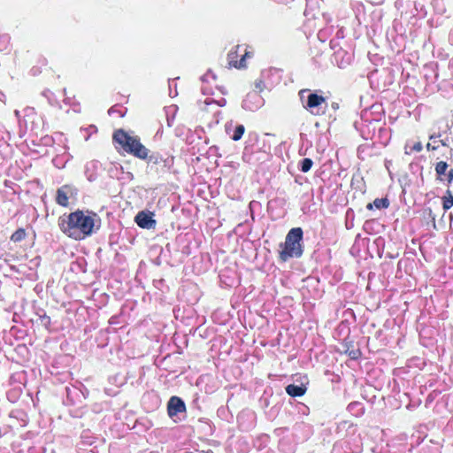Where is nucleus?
<instances>
[{
	"label": "nucleus",
	"mask_w": 453,
	"mask_h": 453,
	"mask_svg": "<svg viewBox=\"0 0 453 453\" xmlns=\"http://www.w3.org/2000/svg\"><path fill=\"white\" fill-rule=\"evenodd\" d=\"M332 107H333V108H334V109H336V108H338V104H335V103H334V104H332Z\"/></svg>",
	"instance_id": "58836bf2"
},
{
	"label": "nucleus",
	"mask_w": 453,
	"mask_h": 453,
	"mask_svg": "<svg viewBox=\"0 0 453 453\" xmlns=\"http://www.w3.org/2000/svg\"><path fill=\"white\" fill-rule=\"evenodd\" d=\"M242 50V47L240 46V45H237L235 47L234 50H232L228 55H227V59H228V65L230 66H234L235 68H243L246 66V58H250V52L247 50V49H243V55H242V58L241 59L238 61L237 60V58L239 56V51Z\"/></svg>",
	"instance_id": "39448f33"
},
{
	"label": "nucleus",
	"mask_w": 453,
	"mask_h": 453,
	"mask_svg": "<svg viewBox=\"0 0 453 453\" xmlns=\"http://www.w3.org/2000/svg\"><path fill=\"white\" fill-rule=\"evenodd\" d=\"M71 158V156L65 152L63 156H57L56 157L53 158L52 160V163L53 165L61 169L63 167H65V163Z\"/></svg>",
	"instance_id": "2eb2a0df"
},
{
	"label": "nucleus",
	"mask_w": 453,
	"mask_h": 453,
	"mask_svg": "<svg viewBox=\"0 0 453 453\" xmlns=\"http://www.w3.org/2000/svg\"><path fill=\"white\" fill-rule=\"evenodd\" d=\"M302 240V228H292L288 233L285 242L280 244V258L282 261H287L291 257H300L303 254Z\"/></svg>",
	"instance_id": "7ed1b4c3"
},
{
	"label": "nucleus",
	"mask_w": 453,
	"mask_h": 453,
	"mask_svg": "<svg viewBox=\"0 0 453 453\" xmlns=\"http://www.w3.org/2000/svg\"><path fill=\"white\" fill-rule=\"evenodd\" d=\"M186 406L184 402L178 396H172L167 404V411L170 417L184 412Z\"/></svg>",
	"instance_id": "1a4fd4ad"
},
{
	"label": "nucleus",
	"mask_w": 453,
	"mask_h": 453,
	"mask_svg": "<svg viewBox=\"0 0 453 453\" xmlns=\"http://www.w3.org/2000/svg\"><path fill=\"white\" fill-rule=\"evenodd\" d=\"M112 139L124 150L125 152L133 155L139 159H145L148 157L150 150L142 144L139 136L134 134L133 132L118 129L114 131Z\"/></svg>",
	"instance_id": "f03ea898"
},
{
	"label": "nucleus",
	"mask_w": 453,
	"mask_h": 453,
	"mask_svg": "<svg viewBox=\"0 0 453 453\" xmlns=\"http://www.w3.org/2000/svg\"><path fill=\"white\" fill-rule=\"evenodd\" d=\"M211 79H216V75L213 73H211V71H208L204 75L201 77V81L203 82H209Z\"/></svg>",
	"instance_id": "b1692460"
},
{
	"label": "nucleus",
	"mask_w": 453,
	"mask_h": 453,
	"mask_svg": "<svg viewBox=\"0 0 453 453\" xmlns=\"http://www.w3.org/2000/svg\"><path fill=\"white\" fill-rule=\"evenodd\" d=\"M351 357H352V358H356V357H356V355H355V353H352Z\"/></svg>",
	"instance_id": "a19ab883"
},
{
	"label": "nucleus",
	"mask_w": 453,
	"mask_h": 453,
	"mask_svg": "<svg viewBox=\"0 0 453 453\" xmlns=\"http://www.w3.org/2000/svg\"><path fill=\"white\" fill-rule=\"evenodd\" d=\"M14 113H15V116L19 119V111L18 110H16L14 111Z\"/></svg>",
	"instance_id": "f704fd0d"
},
{
	"label": "nucleus",
	"mask_w": 453,
	"mask_h": 453,
	"mask_svg": "<svg viewBox=\"0 0 453 453\" xmlns=\"http://www.w3.org/2000/svg\"><path fill=\"white\" fill-rule=\"evenodd\" d=\"M2 42H3V39H2V38H0V43H1Z\"/></svg>",
	"instance_id": "79ce46f5"
},
{
	"label": "nucleus",
	"mask_w": 453,
	"mask_h": 453,
	"mask_svg": "<svg viewBox=\"0 0 453 453\" xmlns=\"http://www.w3.org/2000/svg\"><path fill=\"white\" fill-rule=\"evenodd\" d=\"M437 148H438V146H436V145H433V144H432V143H430V142H428V143L426 144V149H427L428 150H437Z\"/></svg>",
	"instance_id": "bb28decb"
},
{
	"label": "nucleus",
	"mask_w": 453,
	"mask_h": 453,
	"mask_svg": "<svg viewBox=\"0 0 453 453\" xmlns=\"http://www.w3.org/2000/svg\"><path fill=\"white\" fill-rule=\"evenodd\" d=\"M49 93H50L49 90L43 92L44 96H49Z\"/></svg>",
	"instance_id": "4c0bfd02"
},
{
	"label": "nucleus",
	"mask_w": 453,
	"mask_h": 453,
	"mask_svg": "<svg viewBox=\"0 0 453 453\" xmlns=\"http://www.w3.org/2000/svg\"><path fill=\"white\" fill-rule=\"evenodd\" d=\"M440 136H441V134H431V135L429 136V140H431V141H433V140H436V139H437V138H439Z\"/></svg>",
	"instance_id": "cd10ccee"
},
{
	"label": "nucleus",
	"mask_w": 453,
	"mask_h": 453,
	"mask_svg": "<svg viewBox=\"0 0 453 453\" xmlns=\"http://www.w3.org/2000/svg\"><path fill=\"white\" fill-rule=\"evenodd\" d=\"M439 142L441 143V145H443V146H447L446 141H444V140H440Z\"/></svg>",
	"instance_id": "72a5a7b5"
},
{
	"label": "nucleus",
	"mask_w": 453,
	"mask_h": 453,
	"mask_svg": "<svg viewBox=\"0 0 453 453\" xmlns=\"http://www.w3.org/2000/svg\"><path fill=\"white\" fill-rule=\"evenodd\" d=\"M169 88H170V96H172V89H174V87H172V85L170 84L169 85Z\"/></svg>",
	"instance_id": "c9c22d12"
},
{
	"label": "nucleus",
	"mask_w": 453,
	"mask_h": 453,
	"mask_svg": "<svg viewBox=\"0 0 453 453\" xmlns=\"http://www.w3.org/2000/svg\"><path fill=\"white\" fill-rule=\"evenodd\" d=\"M313 165V162L310 158H303L300 163V170L303 173H307L311 170V166Z\"/></svg>",
	"instance_id": "6ab92c4d"
},
{
	"label": "nucleus",
	"mask_w": 453,
	"mask_h": 453,
	"mask_svg": "<svg viewBox=\"0 0 453 453\" xmlns=\"http://www.w3.org/2000/svg\"><path fill=\"white\" fill-rule=\"evenodd\" d=\"M265 104L264 98L257 91L250 92L242 101V108L255 111L261 108Z\"/></svg>",
	"instance_id": "423d86ee"
},
{
	"label": "nucleus",
	"mask_w": 453,
	"mask_h": 453,
	"mask_svg": "<svg viewBox=\"0 0 453 453\" xmlns=\"http://www.w3.org/2000/svg\"><path fill=\"white\" fill-rule=\"evenodd\" d=\"M449 40L452 42L453 43V29L450 31V34H449Z\"/></svg>",
	"instance_id": "473e14b6"
},
{
	"label": "nucleus",
	"mask_w": 453,
	"mask_h": 453,
	"mask_svg": "<svg viewBox=\"0 0 453 453\" xmlns=\"http://www.w3.org/2000/svg\"><path fill=\"white\" fill-rule=\"evenodd\" d=\"M71 191V188L67 185L61 187L57 191V203L61 206L68 205V194Z\"/></svg>",
	"instance_id": "9b49d317"
},
{
	"label": "nucleus",
	"mask_w": 453,
	"mask_h": 453,
	"mask_svg": "<svg viewBox=\"0 0 453 453\" xmlns=\"http://www.w3.org/2000/svg\"><path fill=\"white\" fill-rule=\"evenodd\" d=\"M231 126H232V124H227L226 126V133L230 135L232 140L239 141L244 134V131H245L244 126L243 125L235 126L232 134H230Z\"/></svg>",
	"instance_id": "4468645a"
},
{
	"label": "nucleus",
	"mask_w": 453,
	"mask_h": 453,
	"mask_svg": "<svg viewBox=\"0 0 453 453\" xmlns=\"http://www.w3.org/2000/svg\"><path fill=\"white\" fill-rule=\"evenodd\" d=\"M4 100H5V95L2 91H0V102L4 104L5 103Z\"/></svg>",
	"instance_id": "c85d7f7f"
},
{
	"label": "nucleus",
	"mask_w": 453,
	"mask_h": 453,
	"mask_svg": "<svg viewBox=\"0 0 453 453\" xmlns=\"http://www.w3.org/2000/svg\"><path fill=\"white\" fill-rule=\"evenodd\" d=\"M255 87L257 89H258V91H262L263 88H264L263 81H256Z\"/></svg>",
	"instance_id": "a878e982"
},
{
	"label": "nucleus",
	"mask_w": 453,
	"mask_h": 453,
	"mask_svg": "<svg viewBox=\"0 0 453 453\" xmlns=\"http://www.w3.org/2000/svg\"><path fill=\"white\" fill-rule=\"evenodd\" d=\"M307 388L303 383L300 385L289 384L286 387V392L291 396H302L305 394Z\"/></svg>",
	"instance_id": "ddd939ff"
},
{
	"label": "nucleus",
	"mask_w": 453,
	"mask_h": 453,
	"mask_svg": "<svg viewBox=\"0 0 453 453\" xmlns=\"http://www.w3.org/2000/svg\"><path fill=\"white\" fill-rule=\"evenodd\" d=\"M356 406H359V403H350V404L349 405V407H348V408H349V410H352V409H353L354 407H356Z\"/></svg>",
	"instance_id": "c756f323"
},
{
	"label": "nucleus",
	"mask_w": 453,
	"mask_h": 453,
	"mask_svg": "<svg viewBox=\"0 0 453 453\" xmlns=\"http://www.w3.org/2000/svg\"><path fill=\"white\" fill-rule=\"evenodd\" d=\"M442 202L444 211H448L453 206V195L449 190L446 191L445 196L442 197Z\"/></svg>",
	"instance_id": "f3484780"
},
{
	"label": "nucleus",
	"mask_w": 453,
	"mask_h": 453,
	"mask_svg": "<svg viewBox=\"0 0 453 453\" xmlns=\"http://www.w3.org/2000/svg\"><path fill=\"white\" fill-rule=\"evenodd\" d=\"M373 204L377 209H386L389 206V201L388 198H376Z\"/></svg>",
	"instance_id": "a211bd4d"
},
{
	"label": "nucleus",
	"mask_w": 453,
	"mask_h": 453,
	"mask_svg": "<svg viewBox=\"0 0 453 453\" xmlns=\"http://www.w3.org/2000/svg\"><path fill=\"white\" fill-rule=\"evenodd\" d=\"M119 111L115 109V107H111L110 110H109V114H112V113H118Z\"/></svg>",
	"instance_id": "7c9ffc66"
},
{
	"label": "nucleus",
	"mask_w": 453,
	"mask_h": 453,
	"mask_svg": "<svg viewBox=\"0 0 453 453\" xmlns=\"http://www.w3.org/2000/svg\"><path fill=\"white\" fill-rule=\"evenodd\" d=\"M360 449L357 447L356 449H351L349 446L347 441H339L334 443L332 453H358Z\"/></svg>",
	"instance_id": "f8f14e48"
},
{
	"label": "nucleus",
	"mask_w": 453,
	"mask_h": 453,
	"mask_svg": "<svg viewBox=\"0 0 453 453\" xmlns=\"http://www.w3.org/2000/svg\"><path fill=\"white\" fill-rule=\"evenodd\" d=\"M445 176L448 183H451L453 181V169L449 170Z\"/></svg>",
	"instance_id": "393cba45"
},
{
	"label": "nucleus",
	"mask_w": 453,
	"mask_h": 453,
	"mask_svg": "<svg viewBox=\"0 0 453 453\" xmlns=\"http://www.w3.org/2000/svg\"><path fill=\"white\" fill-rule=\"evenodd\" d=\"M299 97L303 108L312 115L319 116L326 113L327 103L323 96L310 89H302L299 91Z\"/></svg>",
	"instance_id": "20e7f679"
},
{
	"label": "nucleus",
	"mask_w": 453,
	"mask_h": 453,
	"mask_svg": "<svg viewBox=\"0 0 453 453\" xmlns=\"http://www.w3.org/2000/svg\"><path fill=\"white\" fill-rule=\"evenodd\" d=\"M101 164L98 161L92 160L88 162L85 165V175L89 181H94L99 176L101 170Z\"/></svg>",
	"instance_id": "9d476101"
},
{
	"label": "nucleus",
	"mask_w": 453,
	"mask_h": 453,
	"mask_svg": "<svg viewBox=\"0 0 453 453\" xmlns=\"http://www.w3.org/2000/svg\"><path fill=\"white\" fill-rule=\"evenodd\" d=\"M448 166V164L444 161H440L436 164L435 172L440 180H443L442 175H446Z\"/></svg>",
	"instance_id": "dca6fc26"
},
{
	"label": "nucleus",
	"mask_w": 453,
	"mask_h": 453,
	"mask_svg": "<svg viewBox=\"0 0 453 453\" xmlns=\"http://www.w3.org/2000/svg\"><path fill=\"white\" fill-rule=\"evenodd\" d=\"M203 104L207 106V105H210L211 104H217L219 106H224L226 104V99L224 98H221L219 101H214L213 99L211 98H209L207 97Z\"/></svg>",
	"instance_id": "5701e85b"
},
{
	"label": "nucleus",
	"mask_w": 453,
	"mask_h": 453,
	"mask_svg": "<svg viewBox=\"0 0 453 453\" xmlns=\"http://www.w3.org/2000/svg\"><path fill=\"white\" fill-rule=\"evenodd\" d=\"M25 236H26V232H25V230H24V229H22V228H19V229H18L17 231H15V232L12 234V236H11V240H12V242H20V241H22V240L25 238Z\"/></svg>",
	"instance_id": "aec40b11"
},
{
	"label": "nucleus",
	"mask_w": 453,
	"mask_h": 453,
	"mask_svg": "<svg viewBox=\"0 0 453 453\" xmlns=\"http://www.w3.org/2000/svg\"><path fill=\"white\" fill-rule=\"evenodd\" d=\"M351 60L352 54L342 48H339L338 50H334V55L332 57V62L340 68H345L347 65L350 64Z\"/></svg>",
	"instance_id": "6e6552de"
},
{
	"label": "nucleus",
	"mask_w": 453,
	"mask_h": 453,
	"mask_svg": "<svg viewBox=\"0 0 453 453\" xmlns=\"http://www.w3.org/2000/svg\"><path fill=\"white\" fill-rule=\"evenodd\" d=\"M100 218L89 211H76L59 218L61 231L74 240H83L100 227Z\"/></svg>",
	"instance_id": "f257e3e1"
},
{
	"label": "nucleus",
	"mask_w": 453,
	"mask_h": 453,
	"mask_svg": "<svg viewBox=\"0 0 453 453\" xmlns=\"http://www.w3.org/2000/svg\"><path fill=\"white\" fill-rule=\"evenodd\" d=\"M169 88H170V96H172V89H174V87H172V85L170 84L169 85Z\"/></svg>",
	"instance_id": "e433bc0d"
},
{
	"label": "nucleus",
	"mask_w": 453,
	"mask_h": 453,
	"mask_svg": "<svg viewBox=\"0 0 453 453\" xmlns=\"http://www.w3.org/2000/svg\"><path fill=\"white\" fill-rule=\"evenodd\" d=\"M202 92H203V94H206V93H207L206 88L203 87V88H202Z\"/></svg>",
	"instance_id": "ea45409f"
},
{
	"label": "nucleus",
	"mask_w": 453,
	"mask_h": 453,
	"mask_svg": "<svg viewBox=\"0 0 453 453\" xmlns=\"http://www.w3.org/2000/svg\"><path fill=\"white\" fill-rule=\"evenodd\" d=\"M422 148H423V146H422V143L420 142H418L414 143L411 147L409 146L408 144H406V146H405V153L406 154H411L413 151L419 152V151H421Z\"/></svg>",
	"instance_id": "412c9836"
},
{
	"label": "nucleus",
	"mask_w": 453,
	"mask_h": 453,
	"mask_svg": "<svg viewBox=\"0 0 453 453\" xmlns=\"http://www.w3.org/2000/svg\"><path fill=\"white\" fill-rule=\"evenodd\" d=\"M144 160H147L148 163L157 165L162 161V157L157 153L150 154L149 152L148 157H146Z\"/></svg>",
	"instance_id": "4be33fe9"
},
{
	"label": "nucleus",
	"mask_w": 453,
	"mask_h": 453,
	"mask_svg": "<svg viewBox=\"0 0 453 453\" xmlns=\"http://www.w3.org/2000/svg\"><path fill=\"white\" fill-rule=\"evenodd\" d=\"M153 216L154 213L150 211H142L136 214L134 221L142 228L154 229L157 222L153 219Z\"/></svg>",
	"instance_id": "0eeeda50"
},
{
	"label": "nucleus",
	"mask_w": 453,
	"mask_h": 453,
	"mask_svg": "<svg viewBox=\"0 0 453 453\" xmlns=\"http://www.w3.org/2000/svg\"><path fill=\"white\" fill-rule=\"evenodd\" d=\"M373 207H374L373 202H372V203H368V204L366 205V208H367L368 210H372Z\"/></svg>",
	"instance_id": "2f4dec72"
}]
</instances>
